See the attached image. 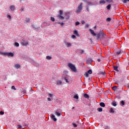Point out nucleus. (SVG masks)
<instances>
[{"instance_id": "obj_1", "label": "nucleus", "mask_w": 129, "mask_h": 129, "mask_svg": "<svg viewBox=\"0 0 129 129\" xmlns=\"http://www.w3.org/2000/svg\"><path fill=\"white\" fill-rule=\"evenodd\" d=\"M68 67H69V68H70L71 71L75 72V73H76V72H77V70L76 69V67H75V66H74V64L71 63H69L68 64Z\"/></svg>"}, {"instance_id": "obj_2", "label": "nucleus", "mask_w": 129, "mask_h": 129, "mask_svg": "<svg viewBox=\"0 0 129 129\" xmlns=\"http://www.w3.org/2000/svg\"><path fill=\"white\" fill-rule=\"evenodd\" d=\"M0 54L3 56H9L10 57H14V53L12 52H1Z\"/></svg>"}, {"instance_id": "obj_3", "label": "nucleus", "mask_w": 129, "mask_h": 129, "mask_svg": "<svg viewBox=\"0 0 129 129\" xmlns=\"http://www.w3.org/2000/svg\"><path fill=\"white\" fill-rule=\"evenodd\" d=\"M83 6V4L81 3L78 7V10L76 11V13L77 14H78V13H80L81 11H82V7Z\"/></svg>"}, {"instance_id": "obj_4", "label": "nucleus", "mask_w": 129, "mask_h": 129, "mask_svg": "<svg viewBox=\"0 0 129 129\" xmlns=\"http://www.w3.org/2000/svg\"><path fill=\"white\" fill-rule=\"evenodd\" d=\"M128 80L127 79V77L126 76H124L122 77V79H121V81H124V82H126Z\"/></svg>"}, {"instance_id": "obj_5", "label": "nucleus", "mask_w": 129, "mask_h": 129, "mask_svg": "<svg viewBox=\"0 0 129 129\" xmlns=\"http://www.w3.org/2000/svg\"><path fill=\"white\" fill-rule=\"evenodd\" d=\"M21 44L22 46H27V45H29V42H28V41H26L25 40H23V41H22L21 42Z\"/></svg>"}, {"instance_id": "obj_6", "label": "nucleus", "mask_w": 129, "mask_h": 129, "mask_svg": "<svg viewBox=\"0 0 129 129\" xmlns=\"http://www.w3.org/2000/svg\"><path fill=\"white\" fill-rule=\"evenodd\" d=\"M10 10L11 11V12H14L16 10V7L15 6L12 5L9 7Z\"/></svg>"}, {"instance_id": "obj_7", "label": "nucleus", "mask_w": 129, "mask_h": 129, "mask_svg": "<svg viewBox=\"0 0 129 129\" xmlns=\"http://www.w3.org/2000/svg\"><path fill=\"white\" fill-rule=\"evenodd\" d=\"M64 43L66 44V46H67V47H71L72 45L71 43L69 42H67L66 41H64Z\"/></svg>"}, {"instance_id": "obj_8", "label": "nucleus", "mask_w": 129, "mask_h": 129, "mask_svg": "<svg viewBox=\"0 0 129 129\" xmlns=\"http://www.w3.org/2000/svg\"><path fill=\"white\" fill-rule=\"evenodd\" d=\"M51 118L54 121H57V118H56V117H55V115H54V114L51 115Z\"/></svg>"}, {"instance_id": "obj_9", "label": "nucleus", "mask_w": 129, "mask_h": 129, "mask_svg": "<svg viewBox=\"0 0 129 129\" xmlns=\"http://www.w3.org/2000/svg\"><path fill=\"white\" fill-rule=\"evenodd\" d=\"M89 31H90V33H91V34L92 35H93V36H96V33H94V31H93L92 29H89Z\"/></svg>"}, {"instance_id": "obj_10", "label": "nucleus", "mask_w": 129, "mask_h": 129, "mask_svg": "<svg viewBox=\"0 0 129 129\" xmlns=\"http://www.w3.org/2000/svg\"><path fill=\"white\" fill-rule=\"evenodd\" d=\"M15 68H16V69H21V65L19 64H16L14 66Z\"/></svg>"}, {"instance_id": "obj_11", "label": "nucleus", "mask_w": 129, "mask_h": 129, "mask_svg": "<svg viewBox=\"0 0 129 129\" xmlns=\"http://www.w3.org/2000/svg\"><path fill=\"white\" fill-rule=\"evenodd\" d=\"M113 70H115V71H116L117 72H119V71L118 70V67H115L113 66Z\"/></svg>"}, {"instance_id": "obj_12", "label": "nucleus", "mask_w": 129, "mask_h": 129, "mask_svg": "<svg viewBox=\"0 0 129 129\" xmlns=\"http://www.w3.org/2000/svg\"><path fill=\"white\" fill-rule=\"evenodd\" d=\"M106 3L105 0H101L99 1V4L101 5L102 4L103 5H104Z\"/></svg>"}, {"instance_id": "obj_13", "label": "nucleus", "mask_w": 129, "mask_h": 129, "mask_svg": "<svg viewBox=\"0 0 129 129\" xmlns=\"http://www.w3.org/2000/svg\"><path fill=\"white\" fill-rule=\"evenodd\" d=\"M111 104H112L113 106H116V105H117V104H116V102L114 101H113L111 103Z\"/></svg>"}, {"instance_id": "obj_14", "label": "nucleus", "mask_w": 129, "mask_h": 129, "mask_svg": "<svg viewBox=\"0 0 129 129\" xmlns=\"http://www.w3.org/2000/svg\"><path fill=\"white\" fill-rule=\"evenodd\" d=\"M100 106H101V107H105V104L104 102H101L100 103Z\"/></svg>"}, {"instance_id": "obj_15", "label": "nucleus", "mask_w": 129, "mask_h": 129, "mask_svg": "<svg viewBox=\"0 0 129 129\" xmlns=\"http://www.w3.org/2000/svg\"><path fill=\"white\" fill-rule=\"evenodd\" d=\"M74 34L75 35H76V36H77V37H79V34H78V31H77V30L74 31Z\"/></svg>"}, {"instance_id": "obj_16", "label": "nucleus", "mask_w": 129, "mask_h": 129, "mask_svg": "<svg viewBox=\"0 0 129 129\" xmlns=\"http://www.w3.org/2000/svg\"><path fill=\"white\" fill-rule=\"evenodd\" d=\"M62 84V81L58 80L56 82V85H61Z\"/></svg>"}, {"instance_id": "obj_17", "label": "nucleus", "mask_w": 129, "mask_h": 129, "mask_svg": "<svg viewBox=\"0 0 129 129\" xmlns=\"http://www.w3.org/2000/svg\"><path fill=\"white\" fill-rule=\"evenodd\" d=\"M21 91L22 92H23V94H26V90L25 89H21Z\"/></svg>"}, {"instance_id": "obj_18", "label": "nucleus", "mask_w": 129, "mask_h": 129, "mask_svg": "<svg viewBox=\"0 0 129 129\" xmlns=\"http://www.w3.org/2000/svg\"><path fill=\"white\" fill-rule=\"evenodd\" d=\"M84 97L88 99V98H89V95H88L87 94H85L84 95Z\"/></svg>"}, {"instance_id": "obj_19", "label": "nucleus", "mask_w": 129, "mask_h": 129, "mask_svg": "<svg viewBox=\"0 0 129 129\" xmlns=\"http://www.w3.org/2000/svg\"><path fill=\"white\" fill-rule=\"evenodd\" d=\"M87 4H88V6H94V4L93 3L90 2L89 1H88V2L87 3Z\"/></svg>"}, {"instance_id": "obj_20", "label": "nucleus", "mask_w": 129, "mask_h": 129, "mask_svg": "<svg viewBox=\"0 0 129 129\" xmlns=\"http://www.w3.org/2000/svg\"><path fill=\"white\" fill-rule=\"evenodd\" d=\"M57 18L60 19V20H64V17H63V16H62L61 15L57 16Z\"/></svg>"}, {"instance_id": "obj_21", "label": "nucleus", "mask_w": 129, "mask_h": 129, "mask_svg": "<svg viewBox=\"0 0 129 129\" xmlns=\"http://www.w3.org/2000/svg\"><path fill=\"white\" fill-rule=\"evenodd\" d=\"M109 112L110 113H114V110H113V109L112 108H111L110 109Z\"/></svg>"}, {"instance_id": "obj_22", "label": "nucleus", "mask_w": 129, "mask_h": 129, "mask_svg": "<svg viewBox=\"0 0 129 129\" xmlns=\"http://www.w3.org/2000/svg\"><path fill=\"white\" fill-rule=\"evenodd\" d=\"M74 98H75L76 99H79V96H78V94L75 95Z\"/></svg>"}, {"instance_id": "obj_23", "label": "nucleus", "mask_w": 129, "mask_h": 129, "mask_svg": "<svg viewBox=\"0 0 129 129\" xmlns=\"http://www.w3.org/2000/svg\"><path fill=\"white\" fill-rule=\"evenodd\" d=\"M110 8H111V5H108L106 7V9H107V10H108V11H109V10H110Z\"/></svg>"}, {"instance_id": "obj_24", "label": "nucleus", "mask_w": 129, "mask_h": 129, "mask_svg": "<svg viewBox=\"0 0 129 129\" xmlns=\"http://www.w3.org/2000/svg\"><path fill=\"white\" fill-rule=\"evenodd\" d=\"M112 89H113V90H114V91H115L116 90V89H117V87L113 86L112 87Z\"/></svg>"}, {"instance_id": "obj_25", "label": "nucleus", "mask_w": 129, "mask_h": 129, "mask_svg": "<svg viewBox=\"0 0 129 129\" xmlns=\"http://www.w3.org/2000/svg\"><path fill=\"white\" fill-rule=\"evenodd\" d=\"M14 45L15 46V47H19V46H20V44L18 42H15Z\"/></svg>"}, {"instance_id": "obj_26", "label": "nucleus", "mask_w": 129, "mask_h": 129, "mask_svg": "<svg viewBox=\"0 0 129 129\" xmlns=\"http://www.w3.org/2000/svg\"><path fill=\"white\" fill-rule=\"evenodd\" d=\"M46 59L47 60H51V59H52V57L51 56H46Z\"/></svg>"}, {"instance_id": "obj_27", "label": "nucleus", "mask_w": 129, "mask_h": 129, "mask_svg": "<svg viewBox=\"0 0 129 129\" xmlns=\"http://www.w3.org/2000/svg\"><path fill=\"white\" fill-rule=\"evenodd\" d=\"M120 103H121L122 106H123V105H124V101H123V100L121 101L120 102Z\"/></svg>"}, {"instance_id": "obj_28", "label": "nucleus", "mask_w": 129, "mask_h": 129, "mask_svg": "<svg viewBox=\"0 0 129 129\" xmlns=\"http://www.w3.org/2000/svg\"><path fill=\"white\" fill-rule=\"evenodd\" d=\"M87 73H88V74H92V70H89L87 72Z\"/></svg>"}, {"instance_id": "obj_29", "label": "nucleus", "mask_w": 129, "mask_h": 129, "mask_svg": "<svg viewBox=\"0 0 129 129\" xmlns=\"http://www.w3.org/2000/svg\"><path fill=\"white\" fill-rule=\"evenodd\" d=\"M25 22L26 23H30V18H26Z\"/></svg>"}, {"instance_id": "obj_30", "label": "nucleus", "mask_w": 129, "mask_h": 129, "mask_svg": "<svg viewBox=\"0 0 129 129\" xmlns=\"http://www.w3.org/2000/svg\"><path fill=\"white\" fill-rule=\"evenodd\" d=\"M98 111H99V112H101V111H102V108H98L97 109Z\"/></svg>"}, {"instance_id": "obj_31", "label": "nucleus", "mask_w": 129, "mask_h": 129, "mask_svg": "<svg viewBox=\"0 0 129 129\" xmlns=\"http://www.w3.org/2000/svg\"><path fill=\"white\" fill-rule=\"evenodd\" d=\"M75 25L76 26H79V25H80V23L78 21H77L75 22Z\"/></svg>"}, {"instance_id": "obj_32", "label": "nucleus", "mask_w": 129, "mask_h": 129, "mask_svg": "<svg viewBox=\"0 0 129 129\" xmlns=\"http://www.w3.org/2000/svg\"><path fill=\"white\" fill-rule=\"evenodd\" d=\"M55 114L57 115V116H60V115H61V113L58 112H55Z\"/></svg>"}, {"instance_id": "obj_33", "label": "nucleus", "mask_w": 129, "mask_h": 129, "mask_svg": "<svg viewBox=\"0 0 129 129\" xmlns=\"http://www.w3.org/2000/svg\"><path fill=\"white\" fill-rule=\"evenodd\" d=\"M123 4H126L127 3V2H129V0H123L122 1Z\"/></svg>"}, {"instance_id": "obj_34", "label": "nucleus", "mask_w": 129, "mask_h": 129, "mask_svg": "<svg viewBox=\"0 0 129 129\" xmlns=\"http://www.w3.org/2000/svg\"><path fill=\"white\" fill-rule=\"evenodd\" d=\"M110 21H111V18H107L106 19V21H107V22H110Z\"/></svg>"}, {"instance_id": "obj_35", "label": "nucleus", "mask_w": 129, "mask_h": 129, "mask_svg": "<svg viewBox=\"0 0 129 129\" xmlns=\"http://www.w3.org/2000/svg\"><path fill=\"white\" fill-rule=\"evenodd\" d=\"M11 89H13V90H17V89L16 88L15 86H12V87H11Z\"/></svg>"}, {"instance_id": "obj_36", "label": "nucleus", "mask_w": 129, "mask_h": 129, "mask_svg": "<svg viewBox=\"0 0 129 129\" xmlns=\"http://www.w3.org/2000/svg\"><path fill=\"white\" fill-rule=\"evenodd\" d=\"M101 34V36H102V37H105V34L103 33H100Z\"/></svg>"}, {"instance_id": "obj_37", "label": "nucleus", "mask_w": 129, "mask_h": 129, "mask_svg": "<svg viewBox=\"0 0 129 129\" xmlns=\"http://www.w3.org/2000/svg\"><path fill=\"white\" fill-rule=\"evenodd\" d=\"M51 21H52V22H54L55 21V18L53 17H51Z\"/></svg>"}, {"instance_id": "obj_38", "label": "nucleus", "mask_w": 129, "mask_h": 129, "mask_svg": "<svg viewBox=\"0 0 129 129\" xmlns=\"http://www.w3.org/2000/svg\"><path fill=\"white\" fill-rule=\"evenodd\" d=\"M100 36H101V33H99L97 35V39L99 38V37H100Z\"/></svg>"}, {"instance_id": "obj_39", "label": "nucleus", "mask_w": 129, "mask_h": 129, "mask_svg": "<svg viewBox=\"0 0 129 129\" xmlns=\"http://www.w3.org/2000/svg\"><path fill=\"white\" fill-rule=\"evenodd\" d=\"M106 1V2H107V3H112V2H113L112 0H105Z\"/></svg>"}, {"instance_id": "obj_40", "label": "nucleus", "mask_w": 129, "mask_h": 129, "mask_svg": "<svg viewBox=\"0 0 129 129\" xmlns=\"http://www.w3.org/2000/svg\"><path fill=\"white\" fill-rule=\"evenodd\" d=\"M72 124H73V126H74V127H77V124H76V123H73Z\"/></svg>"}, {"instance_id": "obj_41", "label": "nucleus", "mask_w": 129, "mask_h": 129, "mask_svg": "<svg viewBox=\"0 0 129 129\" xmlns=\"http://www.w3.org/2000/svg\"><path fill=\"white\" fill-rule=\"evenodd\" d=\"M0 114H1V115H4V114H5V112H4V111H1L0 112Z\"/></svg>"}, {"instance_id": "obj_42", "label": "nucleus", "mask_w": 129, "mask_h": 129, "mask_svg": "<svg viewBox=\"0 0 129 129\" xmlns=\"http://www.w3.org/2000/svg\"><path fill=\"white\" fill-rule=\"evenodd\" d=\"M59 15L61 16V15H63V11L62 10H59Z\"/></svg>"}, {"instance_id": "obj_43", "label": "nucleus", "mask_w": 129, "mask_h": 129, "mask_svg": "<svg viewBox=\"0 0 129 129\" xmlns=\"http://www.w3.org/2000/svg\"><path fill=\"white\" fill-rule=\"evenodd\" d=\"M7 18L9 19V20H11V19H12V16H11V15H7Z\"/></svg>"}, {"instance_id": "obj_44", "label": "nucleus", "mask_w": 129, "mask_h": 129, "mask_svg": "<svg viewBox=\"0 0 129 129\" xmlns=\"http://www.w3.org/2000/svg\"><path fill=\"white\" fill-rule=\"evenodd\" d=\"M57 24H59V25H61V26H63L64 25V23L63 22H58Z\"/></svg>"}, {"instance_id": "obj_45", "label": "nucleus", "mask_w": 129, "mask_h": 129, "mask_svg": "<svg viewBox=\"0 0 129 129\" xmlns=\"http://www.w3.org/2000/svg\"><path fill=\"white\" fill-rule=\"evenodd\" d=\"M64 80L67 83H69V82L68 81V80L66 79V78L64 77Z\"/></svg>"}, {"instance_id": "obj_46", "label": "nucleus", "mask_w": 129, "mask_h": 129, "mask_svg": "<svg viewBox=\"0 0 129 129\" xmlns=\"http://www.w3.org/2000/svg\"><path fill=\"white\" fill-rule=\"evenodd\" d=\"M72 39H75V38H76V36L73 35L72 36Z\"/></svg>"}, {"instance_id": "obj_47", "label": "nucleus", "mask_w": 129, "mask_h": 129, "mask_svg": "<svg viewBox=\"0 0 129 129\" xmlns=\"http://www.w3.org/2000/svg\"><path fill=\"white\" fill-rule=\"evenodd\" d=\"M20 11H21V12H24V8H21L20 9Z\"/></svg>"}, {"instance_id": "obj_48", "label": "nucleus", "mask_w": 129, "mask_h": 129, "mask_svg": "<svg viewBox=\"0 0 129 129\" xmlns=\"http://www.w3.org/2000/svg\"><path fill=\"white\" fill-rule=\"evenodd\" d=\"M84 53V50H81V52H80V54H81V55H82V54H83Z\"/></svg>"}, {"instance_id": "obj_49", "label": "nucleus", "mask_w": 129, "mask_h": 129, "mask_svg": "<svg viewBox=\"0 0 129 129\" xmlns=\"http://www.w3.org/2000/svg\"><path fill=\"white\" fill-rule=\"evenodd\" d=\"M120 53H121V51L120 50L119 51H117L116 54H117V55H119V54H120Z\"/></svg>"}, {"instance_id": "obj_50", "label": "nucleus", "mask_w": 129, "mask_h": 129, "mask_svg": "<svg viewBox=\"0 0 129 129\" xmlns=\"http://www.w3.org/2000/svg\"><path fill=\"white\" fill-rule=\"evenodd\" d=\"M85 75L86 77H88V76H89V75L88 74V73H86Z\"/></svg>"}, {"instance_id": "obj_51", "label": "nucleus", "mask_w": 129, "mask_h": 129, "mask_svg": "<svg viewBox=\"0 0 129 129\" xmlns=\"http://www.w3.org/2000/svg\"><path fill=\"white\" fill-rule=\"evenodd\" d=\"M48 96H49V97H52V96H53V94L49 93Z\"/></svg>"}, {"instance_id": "obj_52", "label": "nucleus", "mask_w": 129, "mask_h": 129, "mask_svg": "<svg viewBox=\"0 0 129 129\" xmlns=\"http://www.w3.org/2000/svg\"><path fill=\"white\" fill-rule=\"evenodd\" d=\"M31 27H32V28H34V29H38V28H36V27H35V25H31Z\"/></svg>"}, {"instance_id": "obj_53", "label": "nucleus", "mask_w": 129, "mask_h": 129, "mask_svg": "<svg viewBox=\"0 0 129 129\" xmlns=\"http://www.w3.org/2000/svg\"><path fill=\"white\" fill-rule=\"evenodd\" d=\"M81 23H82L83 25H84V24H85V21L84 20H82V21H81Z\"/></svg>"}, {"instance_id": "obj_54", "label": "nucleus", "mask_w": 129, "mask_h": 129, "mask_svg": "<svg viewBox=\"0 0 129 129\" xmlns=\"http://www.w3.org/2000/svg\"><path fill=\"white\" fill-rule=\"evenodd\" d=\"M85 27H86V28H89V25H88V24H86Z\"/></svg>"}, {"instance_id": "obj_55", "label": "nucleus", "mask_w": 129, "mask_h": 129, "mask_svg": "<svg viewBox=\"0 0 129 129\" xmlns=\"http://www.w3.org/2000/svg\"><path fill=\"white\" fill-rule=\"evenodd\" d=\"M47 100H48V101H52V100H51V98H47Z\"/></svg>"}, {"instance_id": "obj_56", "label": "nucleus", "mask_w": 129, "mask_h": 129, "mask_svg": "<svg viewBox=\"0 0 129 129\" xmlns=\"http://www.w3.org/2000/svg\"><path fill=\"white\" fill-rule=\"evenodd\" d=\"M18 127L19 128H22V125H18Z\"/></svg>"}, {"instance_id": "obj_57", "label": "nucleus", "mask_w": 129, "mask_h": 129, "mask_svg": "<svg viewBox=\"0 0 129 129\" xmlns=\"http://www.w3.org/2000/svg\"><path fill=\"white\" fill-rule=\"evenodd\" d=\"M101 74H102V75H105V73L102 72L101 73Z\"/></svg>"}, {"instance_id": "obj_58", "label": "nucleus", "mask_w": 129, "mask_h": 129, "mask_svg": "<svg viewBox=\"0 0 129 129\" xmlns=\"http://www.w3.org/2000/svg\"><path fill=\"white\" fill-rule=\"evenodd\" d=\"M83 1H84V3H88V1L87 0H83Z\"/></svg>"}, {"instance_id": "obj_59", "label": "nucleus", "mask_w": 129, "mask_h": 129, "mask_svg": "<svg viewBox=\"0 0 129 129\" xmlns=\"http://www.w3.org/2000/svg\"><path fill=\"white\" fill-rule=\"evenodd\" d=\"M86 10L88 12H89V9L88 8V7H87Z\"/></svg>"}, {"instance_id": "obj_60", "label": "nucleus", "mask_w": 129, "mask_h": 129, "mask_svg": "<svg viewBox=\"0 0 129 129\" xmlns=\"http://www.w3.org/2000/svg\"><path fill=\"white\" fill-rule=\"evenodd\" d=\"M97 61H98V62H100V61H101L100 58H98V59H97Z\"/></svg>"}, {"instance_id": "obj_61", "label": "nucleus", "mask_w": 129, "mask_h": 129, "mask_svg": "<svg viewBox=\"0 0 129 129\" xmlns=\"http://www.w3.org/2000/svg\"><path fill=\"white\" fill-rule=\"evenodd\" d=\"M63 73H67V71H63Z\"/></svg>"}, {"instance_id": "obj_62", "label": "nucleus", "mask_w": 129, "mask_h": 129, "mask_svg": "<svg viewBox=\"0 0 129 129\" xmlns=\"http://www.w3.org/2000/svg\"><path fill=\"white\" fill-rule=\"evenodd\" d=\"M74 108H75V107H73L72 109H74Z\"/></svg>"}, {"instance_id": "obj_63", "label": "nucleus", "mask_w": 129, "mask_h": 129, "mask_svg": "<svg viewBox=\"0 0 129 129\" xmlns=\"http://www.w3.org/2000/svg\"><path fill=\"white\" fill-rule=\"evenodd\" d=\"M94 28V29H96V26H95Z\"/></svg>"}, {"instance_id": "obj_64", "label": "nucleus", "mask_w": 129, "mask_h": 129, "mask_svg": "<svg viewBox=\"0 0 129 129\" xmlns=\"http://www.w3.org/2000/svg\"><path fill=\"white\" fill-rule=\"evenodd\" d=\"M127 88H128V89H129V86H127Z\"/></svg>"}]
</instances>
